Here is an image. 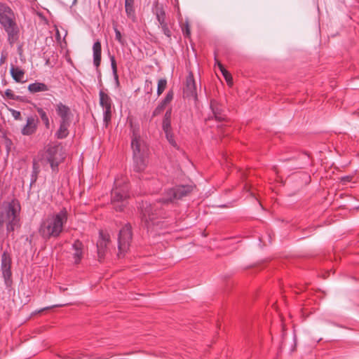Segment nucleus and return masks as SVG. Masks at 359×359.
Returning a JSON list of instances; mask_svg holds the SVG:
<instances>
[{"label": "nucleus", "mask_w": 359, "mask_h": 359, "mask_svg": "<svg viewBox=\"0 0 359 359\" xmlns=\"http://www.w3.org/2000/svg\"><path fill=\"white\" fill-rule=\"evenodd\" d=\"M192 185H177L165 190L162 197L154 204H146L142 208V220L145 223L148 229L153 226L158 225L159 219L166 217L165 212L161 208V205L174 203L188 196L194 190Z\"/></svg>", "instance_id": "nucleus-1"}, {"label": "nucleus", "mask_w": 359, "mask_h": 359, "mask_svg": "<svg viewBox=\"0 0 359 359\" xmlns=\"http://www.w3.org/2000/svg\"><path fill=\"white\" fill-rule=\"evenodd\" d=\"M68 219V212L63 208L57 213L48 215L40 224L39 233L44 239L58 238L63 232Z\"/></svg>", "instance_id": "nucleus-2"}, {"label": "nucleus", "mask_w": 359, "mask_h": 359, "mask_svg": "<svg viewBox=\"0 0 359 359\" xmlns=\"http://www.w3.org/2000/svg\"><path fill=\"white\" fill-rule=\"evenodd\" d=\"M20 203L15 198L0 205V228L6 224L8 236H13L15 229L20 227Z\"/></svg>", "instance_id": "nucleus-3"}, {"label": "nucleus", "mask_w": 359, "mask_h": 359, "mask_svg": "<svg viewBox=\"0 0 359 359\" xmlns=\"http://www.w3.org/2000/svg\"><path fill=\"white\" fill-rule=\"evenodd\" d=\"M130 197L128 179L125 176L117 177L114 180V188L111 191V204L118 212L123 210Z\"/></svg>", "instance_id": "nucleus-4"}, {"label": "nucleus", "mask_w": 359, "mask_h": 359, "mask_svg": "<svg viewBox=\"0 0 359 359\" xmlns=\"http://www.w3.org/2000/svg\"><path fill=\"white\" fill-rule=\"evenodd\" d=\"M0 24L8 34V41L13 44L18 39L19 29L15 22L12 9L7 5L0 3Z\"/></svg>", "instance_id": "nucleus-5"}, {"label": "nucleus", "mask_w": 359, "mask_h": 359, "mask_svg": "<svg viewBox=\"0 0 359 359\" xmlns=\"http://www.w3.org/2000/svg\"><path fill=\"white\" fill-rule=\"evenodd\" d=\"M132 237L131 226L127 224L119 231L118 238V256H120L121 254H124L128 250Z\"/></svg>", "instance_id": "nucleus-6"}, {"label": "nucleus", "mask_w": 359, "mask_h": 359, "mask_svg": "<svg viewBox=\"0 0 359 359\" xmlns=\"http://www.w3.org/2000/svg\"><path fill=\"white\" fill-rule=\"evenodd\" d=\"M65 157L62 149L57 146L51 147L47 150V161L53 171L57 169V166L63 161Z\"/></svg>", "instance_id": "nucleus-7"}, {"label": "nucleus", "mask_w": 359, "mask_h": 359, "mask_svg": "<svg viewBox=\"0 0 359 359\" xmlns=\"http://www.w3.org/2000/svg\"><path fill=\"white\" fill-rule=\"evenodd\" d=\"M100 104L103 109V118L106 124H108L111 119L113 102L110 96L104 90L99 92Z\"/></svg>", "instance_id": "nucleus-8"}, {"label": "nucleus", "mask_w": 359, "mask_h": 359, "mask_svg": "<svg viewBox=\"0 0 359 359\" xmlns=\"http://www.w3.org/2000/svg\"><path fill=\"white\" fill-rule=\"evenodd\" d=\"M131 147L133 152V157L146 156L147 147L145 143L141 140L140 135L135 132L132 137Z\"/></svg>", "instance_id": "nucleus-9"}, {"label": "nucleus", "mask_w": 359, "mask_h": 359, "mask_svg": "<svg viewBox=\"0 0 359 359\" xmlns=\"http://www.w3.org/2000/svg\"><path fill=\"white\" fill-rule=\"evenodd\" d=\"M55 108L60 121L72 123L74 115L69 106L60 102L55 105Z\"/></svg>", "instance_id": "nucleus-10"}, {"label": "nucleus", "mask_w": 359, "mask_h": 359, "mask_svg": "<svg viewBox=\"0 0 359 359\" xmlns=\"http://www.w3.org/2000/svg\"><path fill=\"white\" fill-rule=\"evenodd\" d=\"M99 239L97 242V256L100 261L104 258L107 251V245L110 241V236L108 233L100 231Z\"/></svg>", "instance_id": "nucleus-11"}, {"label": "nucleus", "mask_w": 359, "mask_h": 359, "mask_svg": "<svg viewBox=\"0 0 359 359\" xmlns=\"http://www.w3.org/2000/svg\"><path fill=\"white\" fill-rule=\"evenodd\" d=\"M184 94L186 97H197L196 84L192 72H189L184 87Z\"/></svg>", "instance_id": "nucleus-12"}, {"label": "nucleus", "mask_w": 359, "mask_h": 359, "mask_svg": "<svg viewBox=\"0 0 359 359\" xmlns=\"http://www.w3.org/2000/svg\"><path fill=\"white\" fill-rule=\"evenodd\" d=\"M11 258L7 252H4L1 255V269L5 282L7 283L11 278Z\"/></svg>", "instance_id": "nucleus-13"}, {"label": "nucleus", "mask_w": 359, "mask_h": 359, "mask_svg": "<svg viewBox=\"0 0 359 359\" xmlns=\"http://www.w3.org/2000/svg\"><path fill=\"white\" fill-rule=\"evenodd\" d=\"M210 109L215 120L222 121L225 120L226 114L224 107L216 100L210 101Z\"/></svg>", "instance_id": "nucleus-14"}, {"label": "nucleus", "mask_w": 359, "mask_h": 359, "mask_svg": "<svg viewBox=\"0 0 359 359\" xmlns=\"http://www.w3.org/2000/svg\"><path fill=\"white\" fill-rule=\"evenodd\" d=\"M36 128L37 120L31 116L27 117L26 124L22 128L21 133L23 135H31L36 132Z\"/></svg>", "instance_id": "nucleus-15"}, {"label": "nucleus", "mask_w": 359, "mask_h": 359, "mask_svg": "<svg viewBox=\"0 0 359 359\" xmlns=\"http://www.w3.org/2000/svg\"><path fill=\"white\" fill-rule=\"evenodd\" d=\"M83 245L79 240H76L72 244L73 258L75 264H79L83 257Z\"/></svg>", "instance_id": "nucleus-16"}, {"label": "nucleus", "mask_w": 359, "mask_h": 359, "mask_svg": "<svg viewBox=\"0 0 359 359\" xmlns=\"http://www.w3.org/2000/svg\"><path fill=\"white\" fill-rule=\"evenodd\" d=\"M93 64L97 68L101 63L102 46L100 41L94 43L93 46Z\"/></svg>", "instance_id": "nucleus-17"}, {"label": "nucleus", "mask_w": 359, "mask_h": 359, "mask_svg": "<svg viewBox=\"0 0 359 359\" xmlns=\"http://www.w3.org/2000/svg\"><path fill=\"white\" fill-rule=\"evenodd\" d=\"M71 123L59 121V128L55 133V137L57 139H64L69 135V128L70 127Z\"/></svg>", "instance_id": "nucleus-18"}, {"label": "nucleus", "mask_w": 359, "mask_h": 359, "mask_svg": "<svg viewBox=\"0 0 359 359\" xmlns=\"http://www.w3.org/2000/svg\"><path fill=\"white\" fill-rule=\"evenodd\" d=\"M27 89L29 93L34 94L36 93L48 91L49 90V88L44 83L36 81L34 83H30L28 86Z\"/></svg>", "instance_id": "nucleus-19"}, {"label": "nucleus", "mask_w": 359, "mask_h": 359, "mask_svg": "<svg viewBox=\"0 0 359 359\" xmlns=\"http://www.w3.org/2000/svg\"><path fill=\"white\" fill-rule=\"evenodd\" d=\"M12 78L18 83H24L25 71L19 67L12 66L10 70Z\"/></svg>", "instance_id": "nucleus-20"}, {"label": "nucleus", "mask_w": 359, "mask_h": 359, "mask_svg": "<svg viewBox=\"0 0 359 359\" xmlns=\"http://www.w3.org/2000/svg\"><path fill=\"white\" fill-rule=\"evenodd\" d=\"M154 13L156 15L157 21L158 22V26L168 22L166 20V14L163 6L156 5Z\"/></svg>", "instance_id": "nucleus-21"}, {"label": "nucleus", "mask_w": 359, "mask_h": 359, "mask_svg": "<svg viewBox=\"0 0 359 359\" xmlns=\"http://www.w3.org/2000/svg\"><path fill=\"white\" fill-rule=\"evenodd\" d=\"M134 170L136 172H141L144 170L147 165L146 156L133 157Z\"/></svg>", "instance_id": "nucleus-22"}, {"label": "nucleus", "mask_w": 359, "mask_h": 359, "mask_svg": "<svg viewBox=\"0 0 359 359\" xmlns=\"http://www.w3.org/2000/svg\"><path fill=\"white\" fill-rule=\"evenodd\" d=\"M171 114L172 109L170 108L168 109L164 115V118L163 120L162 128L163 131H167L168 130L171 129Z\"/></svg>", "instance_id": "nucleus-23"}, {"label": "nucleus", "mask_w": 359, "mask_h": 359, "mask_svg": "<svg viewBox=\"0 0 359 359\" xmlns=\"http://www.w3.org/2000/svg\"><path fill=\"white\" fill-rule=\"evenodd\" d=\"M36 111L39 114L42 122L43 123L46 128H50V121L47 113L41 107L36 108Z\"/></svg>", "instance_id": "nucleus-24"}, {"label": "nucleus", "mask_w": 359, "mask_h": 359, "mask_svg": "<svg viewBox=\"0 0 359 359\" xmlns=\"http://www.w3.org/2000/svg\"><path fill=\"white\" fill-rule=\"evenodd\" d=\"M167 87V80L165 79H161L158 81L157 95H161Z\"/></svg>", "instance_id": "nucleus-25"}, {"label": "nucleus", "mask_w": 359, "mask_h": 359, "mask_svg": "<svg viewBox=\"0 0 359 359\" xmlns=\"http://www.w3.org/2000/svg\"><path fill=\"white\" fill-rule=\"evenodd\" d=\"M133 3L134 0H125V9L128 16L134 14Z\"/></svg>", "instance_id": "nucleus-26"}, {"label": "nucleus", "mask_w": 359, "mask_h": 359, "mask_svg": "<svg viewBox=\"0 0 359 359\" xmlns=\"http://www.w3.org/2000/svg\"><path fill=\"white\" fill-rule=\"evenodd\" d=\"M182 32L183 36L185 38L189 39L191 37V29L189 23L188 21H186L182 26Z\"/></svg>", "instance_id": "nucleus-27"}, {"label": "nucleus", "mask_w": 359, "mask_h": 359, "mask_svg": "<svg viewBox=\"0 0 359 359\" xmlns=\"http://www.w3.org/2000/svg\"><path fill=\"white\" fill-rule=\"evenodd\" d=\"M110 61H111V66L113 71V74L114 75V78L116 81V83L118 84V77L117 74V66H116V62L115 60V57L114 55L110 56Z\"/></svg>", "instance_id": "nucleus-28"}, {"label": "nucleus", "mask_w": 359, "mask_h": 359, "mask_svg": "<svg viewBox=\"0 0 359 359\" xmlns=\"http://www.w3.org/2000/svg\"><path fill=\"white\" fill-rule=\"evenodd\" d=\"M158 27L161 29L163 33L169 39V40H171L172 32L169 27L168 23L166 22Z\"/></svg>", "instance_id": "nucleus-29"}, {"label": "nucleus", "mask_w": 359, "mask_h": 359, "mask_svg": "<svg viewBox=\"0 0 359 359\" xmlns=\"http://www.w3.org/2000/svg\"><path fill=\"white\" fill-rule=\"evenodd\" d=\"M115 32V39L122 46L126 44V40L123 38L121 32L117 29L116 26L114 27Z\"/></svg>", "instance_id": "nucleus-30"}, {"label": "nucleus", "mask_w": 359, "mask_h": 359, "mask_svg": "<svg viewBox=\"0 0 359 359\" xmlns=\"http://www.w3.org/2000/svg\"><path fill=\"white\" fill-rule=\"evenodd\" d=\"M174 93L172 90H169L165 98L161 102L165 107L169 104L173 99Z\"/></svg>", "instance_id": "nucleus-31"}, {"label": "nucleus", "mask_w": 359, "mask_h": 359, "mask_svg": "<svg viewBox=\"0 0 359 359\" xmlns=\"http://www.w3.org/2000/svg\"><path fill=\"white\" fill-rule=\"evenodd\" d=\"M164 133L165 134V137H166L168 141L169 142V143L171 145H172L173 147H176L177 144L174 139V136L172 133V129L168 130L167 131H164Z\"/></svg>", "instance_id": "nucleus-32"}, {"label": "nucleus", "mask_w": 359, "mask_h": 359, "mask_svg": "<svg viewBox=\"0 0 359 359\" xmlns=\"http://www.w3.org/2000/svg\"><path fill=\"white\" fill-rule=\"evenodd\" d=\"M165 107L161 103L159 102V104L157 105V107L154 109L152 113V116H157L163 113V111L165 110Z\"/></svg>", "instance_id": "nucleus-33"}, {"label": "nucleus", "mask_w": 359, "mask_h": 359, "mask_svg": "<svg viewBox=\"0 0 359 359\" xmlns=\"http://www.w3.org/2000/svg\"><path fill=\"white\" fill-rule=\"evenodd\" d=\"M5 96L10 99V100H18V98H19V96L18 95H15L13 93V91L11 89H7L6 91H5Z\"/></svg>", "instance_id": "nucleus-34"}, {"label": "nucleus", "mask_w": 359, "mask_h": 359, "mask_svg": "<svg viewBox=\"0 0 359 359\" xmlns=\"http://www.w3.org/2000/svg\"><path fill=\"white\" fill-rule=\"evenodd\" d=\"M221 72H222V75L224 76L225 80L226 81L227 83L229 85H231L232 84V76H231V74L226 69H224Z\"/></svg>", "instance_id": "nucleus-35"}, {"label": "nucleus", "mask_w": 359, "mask_h": 359, "mask_svg": "<svg viewBox=\"0 0 359 359\" xmlns=\"http://www.w3.org/2000/svg\"><path fill=\"white\" fill-rule=\"evenodd\" d=\"M39 172L38 168L36 167V164L34 163L33 164V172L32 175L31 183H34L37 179V174Z\"/></svg>", "instance_id": "nucleus-36"}, {"label": "nucleus", "mask_w": 359, "mask_h": 359, "mask_svg": "<svg viewBox=\"0 0 359 359\" xmlns=\"http://www.w3.org/2000/svg\"><path fill=\"white\" fill-rule=\"evenodd\" d=\"M145 90L147 93L151 94L153 90V83L152 81L150 80H146L145 81V86H144Z\"/></svg>", "instance_id": "nucleus-37"}, {"label": "nucleus", "mask_w": 359, "mask_h": 359, "mask_svg": "<svg viewBox=\"0 0 359 359\" xmlns=\"http://www.w3.org/2000/svg\"><path fill=\"white\" fill-rule=\"evenodd\" d=\"M11 111L13 117L15 120H21L22 119V116H21L20 111L15 110V109H11Z\"/></svg>", "instance_id": "nucleus-38"}, {"label": "nucleus", "mask_w": 359, "mask_h": 359, "mask_svg": "<svg viewBox=\"0 0 359 359\" xmlns=\"http://www.w3.org/2000/svg\"><path fill=\"white\" fill-rule=\"evenodd\" d=\"M215 64H217V66H218V67H219V70H220L221 72H222V70H224V69H226L224 68V67L223 66V65H222L219 61H218V60H216V59H215Z\"/></svg>", "instance_id": "nucleus-39"}, {"label": "nucleus", "mask_w": 359, "mask_h": 359, "mask_svg": "<svg viewBox=\"0 0 359 359\" xmlns=\"http://www.w3.org/2000/svg\"><path fill=\"white\" fill-rule=\"evenodd\" d=\"M215 64H217V66H218V67H219V70H220L221 72H222V70H224V69H226L224 68V67L223 66V65H222L219 61H218V60H216V59H215Z\"/></svg>", "instance_id": "nucleus-40"}, {"label": "nucleus", "mask_w": 359, "mask_h": 359, "mask_svg": "<svg viewBox=\"0 0 359 359\" xmlns=\"http://www.w3.org/2000/svg\"><path fill=\"white\" fill-rule=\"evenodd\" d=\"M55 38L57 41H60L61 39V36H60V32L57 29H56Z\"/></svg>", "instance_id": "nucleus-41"}, {"label": "nucleus", "mask_w": 359, "mask_h": 359, "mask_svg": "<svg viewBox=\"0 0 359 359\" xmlns=\"http://www.w3.org/2000/svg\"><path fill=\"white\" fill-rule=\"evenodd\" d=\"M352 179L351 176H346L341 178L342 182H350Z\"/></svg>", "instance_id": "nucleus-42"}, {"label": "nucleus", "mask_w": 359, "mask_h": 359, "mask_svg": "<svg viewBox=\"0 0 359 359\" xmlns=\"http://www.w3.org/2000/svg\"><path fill=\"white\" fill-rule=\"evenodd\" d=\"M154 182H156L158 184H160L159 182L157 180H154Z\"/></svg>", "instance_id": "nucleus-43"}, {"label": "nucleus", "mask_w": 359, "mask_h": 359, "mask_svg": "<svg viewBox=\"0 0 359 359\" xmlns=\"http://www.w3.org/2000/svg\"><path fill=\"white\" fill-rule=\"evenodd\" d=\"M48 309H49V307L43 308V309H41V311H43V310Z\"/></svg>", "instance_id": "nucleus-44"}, {"label": "nucleus", "mask_w": 359, "mask_h": 359, "mask_svg": "<svg viewBox=\"0 0 359 359\" xmlns=\"http://www.w3.org/2000/svg\"><path fill=\"white\" fill-rule=\"evenodd\" d=\"M304 156L306 157V158H309L308 156H306V154H302Z\"/></svg>", "instance_id": "nucleus-45"}, {"label": "nucleus", "mask_w": 359, "mask_h": 359, "mask_svg": "<svg viewBox=\"0 0 359 359\" xmlns=\"http://www.w3.org/2000/svg\"><path fill=\"white\" fill-rule=\"evenodd\" d=\"M66 289H64V288H60V290H65Z\"/></svg>", "instance_id": "nucleus-46"}, {"label": "nucleus", "mask_w": 359, "mask_h": 359, "mask_svg": "<svg viewBox=\"0 0 359 359\" xmlns=\"http://www.w3.org/2000/svg\"><path fill=\"white\" fill-rule=\"evenodd\" d=\"M66 289H64V288H60V290H65Z\"/></svg>", "instance_id": "nucleus-47"}]
</instances>
